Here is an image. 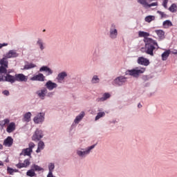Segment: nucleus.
<instances>
[{"label":"nucleus","instance_id":"obj_1","mask_svg":"<svg viewBox=\"0 0 177 177\" xmlns=\"http://www.w3.org/2000/svg\"><path fill=\"white\" fill-rule=\"evenodd\" d=\"M138 36L145 38V53L149 56H154V50H157L159 48L157 41L151 38L146 37L150 36V33L147 32L139 31Z\"/></svg>","mask_w":177,"mask_h":177},{"label":"nucleus","instance_id":"obj_2","mask_svg":"<svg viewBox=\"0 0 177 177\" xmlns=\"http://www.w3.org/2000/svg\"><path fill=\"white\" fill-rule=\"evenodd\" d=\"M0 74H8V68H9V62L6 58L0 59Z\"/></svg>","mask_w":177,"mask_h":177},{"label":"nucleus","instance_id":"obj_3","mask_svg":"<svg viewBox=\"0 0 177 177\" xmlns=\"http://www.w3.org/2000/svg\"><path fill=\"white\" fill-rule=\"evenodd\" d=\"M146 71L145 68H136L135 69H131L127 71V74H129V75H131L132 77H138L140 74H143Z\"/></svg>","mask_w":177,"mask_h":177},{"label":"nucleus","instance_id":"obj_4","mask_svg":"<svg viewBox=\"0 0 177 177\" xmlns=\"http://www.w3.org/2000/svg\"><path fill=\"white\" fill-rule=\"evenodd\" d=\"M35 147V144L34 142H30L29 143V147L24 149L22 150V152L20 153V156H31V153H32V149Z\"/></svg>","mask_w":177,"mask_h":177},{"label":"nucleus","instance_id":"obj_5","mask_svg":"<svg viewBox=\"0 0 177 177\" xmlns=\"http://www.w3.org/2000/svg\"><path fill=\"white\" fill-rule=\"evenodd\" d=\"M44 138V134L42 133V131L39 129H37L32 137V140L35 142H38Z\"/></svg>","mask_w":177,"mask_h":177},{"label":"nucleus","instance_id":"obj_6","mask_svg":"<svg viewBox=\"0 0 177 177\" xmlns=\"http://www.w3.org/2000/svg\"><path fill=\"white\" fill-rule=\"evenodd\" d=\"M18 57L19 53H17L15 50H10L6 54L5 57H3V59H6V60H8V59H12Z\"/></svg>","mask_w":177,"mask_h":177},{"label":"nucleus","instance_id":"obj_7","mask_svg":"<svg viewBox=\"0 0 177 177\" xmlns=\"http://www.w3.org/2000/svg\"><path fill=\"white\" fill-rule=\"evenodd\" d=\"M35 124H39L40 122H44L45 121V113H39L33 119Z\"/></svg>","mask_w":177,"mask_h":177},{"label":"nucleus","instance_id":"obj_8","mask_svg":"<svg viewBox=\"0 0 177 177\" xmlns=\"http://www.w3.org/2000/svg\"><path fill=\"white\" fill-rule=\"evenodd\" d=\"M137 63L140 66H147L149 64H150V61L144 57H139L137 59Z\"/></svg>","mask_w":177,"mask_h":177},{"label":"nucleus","instance_id":"obj_9","mask_svg":"<svg viewBox=\"0 0 177 177\" xmlns=\"http://www.w3.org/2000/svg\"><path fill=\"white\" fill-rule=\"evenodd\" d=\"M28 78L23 73L15 74V81L18 82H27Z\"/></svg>","mask_w":177,"mask_h":177},{"label":"nucleus","instance_id":"obj_10","mask_svg":"<svg viewBox=\"0 0 177 177\" xmlns=\"http://www.w3.org/2000/svg\"><path fill=\"white\" fill-rule=\"evenodd\" d=\"M114 82L118 86H121V85H124V84L127 82V77L124 76H120L114 80Z\"/></svg>","mask_w":177,"mask_h":177},{"label":"nucleus","instance_id":"obj_11","mask_svg":"<svg viewBox=\"0 0 177 177\" xmlns=\"http://www.w3.org/2000/svg\"><path fill=\"white\" fill-rule=\"evenodd\" d=\"M95 145L90 146L86 151H77V156H80V157H84V156H86V154H88L92 150V149H95Z\"/></svg>","mask_w":177,"mask_h":177},{"label":"nucleus","instance_id":"obj_12","mask_svg":"<svg viewBox=\"0 0 177 177\" xmlns=\"http://www.w3.org/2000/svg\"><path fill=\"white\" fill-rule=\"evenodd\" d=\"M45 86L47 88V89H48V91H53L55 88H57V84L48 80L46 83Z\"/></svg>","mask_w":177,"mask_h":177},{"label":"nucleus","instance_id":"obj_13","mask_svg":"<svg viewBox=\"0 0 177 177\" xmlns=\"http://www.w3.org/2000/svg\"><path fill=\"white\" fill-rule=\"evenodd\" d=\"M4 81L14 84V82H16V78L15 76L6 73V75H4Z\"/></svg>","mask_w":177,"mask_h":177},{"label":"nucleus","instance_id":"obj_14","mask_svg":"<svg viewBox=\"0 0 177 177\" xmlns=\"http://www.w3.org/2000/svg\"><path fill=\"white\" fill-rule=\"evenodd\" d=\"M109 32H110V37L111 38H112V39H115V38H117V35H118V32L115 28V26L114 25L111 26Z\"/></svg>","mask_w":177,"mask_h":177},{"label":"nucleus","instance_id":"obj_15","mask_svg":"<svg viewBox=\"0 0 177 177\" xmlns=\"http://www.w3.org/2000/svg\"><path fill=\"white\" fill-rule=\"evenodd\" d=\"M31 81H40L44 82L45 81V76H44V74L39 73L38 75H36L30 78Z\"/></svg>","mask_w":177,"mask_h":177},{"label":"nucleus","instance_id":"obj_16","mask_svg":"<svg viewBox=\"0 0 177 177\" xmlns=\"http://www.w3.org/2000/svg\"><path fill=\"white\" fill-rule=\"evenodd\" d=\"M30 160L26 159L24 161L23 163L19 162L16 165L17 168H19V169H21V168H27L28 165H30Z\"/></svg>","mask_w":177,"mask_h":177},{"label":"nucleus","instance_id":"obj_17","mask_svg":"<svg viewBox=\"0 0 177 177\" xmlns=\"http://www.w3.org/2000/svg\"><path fill=\"white\" fill-rule=\"evenodd\" d=\"M15 130H16V123L13 122H10L6 129V131L8 132V133H12V132H14V131Z\"/></svg>","mask_w":177,"mask_h":177},{"label":"nucleus","instance_id":"obj_18","mask_svg":"<svg viewBox=\"0 0 177 177\" xmlns=\"http://www.w3.org/2000/svg\"><path fill=\"white\" fill-rule=\"evenodd\" d=\"M13 145V138L12 137L8 136L6 140H4L3 145L6 147H11Z\"/></svg>","mask_w":177,"mask_h":177},{"label":"nucleus","instance_id":"obj_19","mask_svg":"<svg viewBox=\"0 0 177 177\" xmlns=\"http://www.w3.org/2000/svg\"><path fill=\"white\" fill-rule=\"evenodd\" d=\"M138 2L141 5H142V6H144V8H151V6H157V5H158V3H157V2L152 3L151 4L147 3V1H140Z\"/></svg>","mask_w":177,"mask_h":177},{"label":"nucleus","instance_id":"obj_20","mask_svg":"<svg viewBox=\"0 0 177 177\" xmlns=\"http://www.w3.org/2000/svg\"><path fill=\"white\" fill-rule=\"evenodd\" d=\"M46 93H48V90L46 88H43L41 91H37V95H38L39 97H41V99H44Z\"/></svg>","mask_w":177,"mask_h":177},{"label":"nucleus","instance_id":"obj_21","mask_svg":"<svg viewBox=\"0 0 177 177\" xmlns=\"http://www.w3.org/2000/svg\"><path fill=\"white\" fill-rule=\"evenodd\" d=\"M84 117H85V113L84 111H82L75 119V120H74L75 124H79L80 121H81V120H82L84 118Z\"/></svg>","mask_w":177,"mask_h":177},{"label":"nucleus","instance_id":"obj_22","mask_svg":"<svg viewBox=\"0 0 177 177\" xmlns=\"http://www.w3.org/2000/svg\"><path fill=\"white\" fill-rule=\"evenodd\" d=\"M37 146L38 147L37 149L36 150V153H41V151L45 149V143L44 141H39Z\"/></svg>","mask_w":177,"mask_h":177},{"label":"nucleus","instance_id":"obj_23","mask_svg":"<svg viewBox=\"0 0 177 177\" xmlns=\"http://www.w3.org/2000/svg\"><path fill=\"white\" fill-rule=\"evenodd\" d=\"M39 71H46L47 73L46 75H50L53 74V71H51L50 68H48V66H42L40 68Z\"/></svg>","mask_w":177,"mask_h":177},{"label":"nucleus","instance_id":"obj_24","mask_svg":"<svg viewBox=\"0 0 177 177\" xmlns=\"http://www.w3.org/2000/svg\"><path fill=\"white\" fill-rule=\"evenodd\" d=\"M155 32L157 34L158 37L160 38V39H164L165 37V32H164L162 30H156Z\"/></svg>","mask_w":177,"mask_h":177},{"label":"nucleus","instance_id":"obj_25","mask_svg":"<svg viewBox=\"0 0 177 177\" xmlns=\"http://www.w3.org/2000/svg\"><path fill=\"white\" fill-rule=\"evenodd\" d=\"M110 96H111L110 93H104L102 97L97 99V102H104V100H107V99L110 98Z\"/></svg>","mask_w":177,"mask_h":177},{"label":"nucleus","instance_id":"obj_26","mask_svg":"<svg viewBox=\"0 0 177 177\" xmlns=\"http://www.w3.org/2000/svg\"><path fill=\"white\" fill-rule=\"evenodd\" d=\"M171 54V50H167L162 54V60L165 61L168 57H169V55Z\"/></svg>","mask_w":177,"mask_h":177},{"label":"nucleus","instance_id":"obj_27","mask_svg":"<svg viewBox=\"0 0 177 177\" xmlns=\"http://www.w3.org/2000/svg\"><path fill=\"white\" fill-rule=\"evenodd\" d=\"M145 20L147 23H151L156 20V16L154 15H148L145 18Z\"/></svg>","mask_w":177,"mask_h":177},{"label":"nucleus","instance_id":"obj_28","mask_svg":"<svg viewBox=\"0 0 177 177\" xmlns=\"http://www.w3.org/2000/svg\"><path fill=\"white\" fill-rule=\"evenodd\" d=\"M172 22L169 20H166L162 23L163 28H169V27H172Z\"/></svg>","mask_w":177,"mask_h":177},{"label":"nucleus","instance_id":"obj_29","mask_svg":"<svg viewBox=\"0 0 177 177\" xmlns=\"http://www.w3.org/2000/svg\"><path fill=\"white\" fill-rule=\"evenodd\" d=\"M66 77H67V73H66V72H62L61 73H59L57 76V80L59 81H63V80H64V78H66Z\"/></svg>","mask_w":177,"mask_h":177},{"label":"nucleus","instance_id":"obj_30","mask_svg":"<svg viewBox=\"0 0 177 177\" xmlns=\"http://www.w3.org/2000/svg\"><path fill=\"white\" fill-rule=\"evenodd\" d=\"M10 120L9 119H4L3 120L0 121V127L3 128L6 124H9Z\"/></svg>","mask_w":177,"mask_h":177},{"label":"nucleus","instance_id":"obj_31","mask_svg":"<svg viewBox=\"0 0 177 177\" xmlns=\"http://www.w3.org/2000/svg\"><path fill=\"white\" fill-rule=\"evenodd\" d=\"M26 175L27 176L33 177L35 176L37 174H35L34 169L32 168V169H30L26 172Z\"/></svg>","mask_w":177,"mask_h":177},{"label":"nucleus","instance_id":"obj_32","mask_svg":"<svg viewBox=\"0 0 177 177\" xmlns=\"http://www.w3.org/2000/svg\"><path fill=\"white\" fill-rule=\"evenodd\" d=\"M35 67H37V66L32 63L26 64L24 66V70H30V68H34Z\"/></svg>","mask_w":177,"mask_h":177},{"label":"nucleus","instance_id":"obj_33","mask_svg":"<svg viewBox=\"0 0 177 177\" xmlns=\"http://www.w3.org/2000/svg\"><path fill=\"white\" fill-rule=\"evenodd\" d=\"M32 169L35 171H38V172H39V171H44V169L42 168V167H39V166H38V165H33L32 166Z\"/></svg>","mask_w":177,"mask_h":177},{"label":"nucleus","instance_id":"obj_34","mask_svg":"<svg viewBox=\"0 0 177 177\" xmlns=\"http://www.w3.org/2000/svg\"><path fill=\"white\" fill-rule=\"evenodd\" d=\"M30 118L31 113L30 112H28L24 115V121H26V122H29Z\"/></svg>","mask_w":177,"mask_h":177},{"label":"nucleus","instance_id":"obj_35","mask_svg":"<svg viewBox=\"0 0 177 177\" xmlns=\"http://www.w3.org/2000/svg\"><path fill=\"white\" fill-rule=\"evenodd\" d=\"M106 115V113L104 112H99L96 117H95V121H97L100 118H102V117H104Z\"/></svg>","mask_w":177,"mask_h":177},{"label":"nucleus","instance_id":"obj_36","mask_svg":"<svg viewBox=\"0 0 177 177\" xmlns=\"http://www.w3.org/2000/svg\"><path fill=\"white\" fill-rule=\"evenodd\" d=\"M37 45H39L41 50H44V49H45V47H44V42L42 41V39H38Z\"/></svg>","mask_w":177,"mask_h":177},{"label":"nucleus","instance_id":"obj_37","mask_svg":"<svg viewBox=\"0 0 177 177\" xmlns=\"http://www.w3.org/2000/svg\"><path fill=\"white\" fill-rule=\"evenodd\" d=\"M48 169L49 172L48 174H53V170L55 169V163H50L48 165Z\"/></svg>","mask_w":177,"mask_h":177},{"label":"nucleus","instance_id":"obj_38","mask_svg":"<svg viewBox=\"0 0 177 177\" xmlns=\"http://www.w3.org/2000/svg\"><path fill=\"white\" fill-rule=\"evenodd\" d=\"M177 6L176 4L173 3L169 8V11L171 12L172 13L176 12Z\"/></svg>","mask_w":177,"mask_h":177},{"label":"nucleus","instance_id":"obj_39","mask_svg":"<svg viewBox=\"0 0 177 177\" xmlns=\"http://www.w3.org/2000/svg\"><path fill=\"white\" fill-rule=\"evenodd\" d=\"M157 13H158V15H160L161 19H167V17H168V16L167 15V14H165V12H161V11H160V10H158V11H157Z\"/></svg>","mask_w":177,"mask_h":177},{"label":"nucleus","instance_id":"obj_40","mask_svg":"<svg viewBox=\"0 0 177 177\" xmlns=\"http://www.w3.org/2000/svg\"><path fill=\"white\" fill-rule=\"evenodd\" d=\"M99 81H100V79L99 77H97V75H94L91 80V82L92 84H97Z\"/></svg>","mask_w":177,"mask_h":177},{"label":"nucleus","instance_id":"obj_41","mask_svg":"<svg viewBox=\"0 0 177 177\" xmlns=\"http://www.w3.org/2000/svg\"><path fill=\"white\" fill-rule=\"evenodd\" d=\"M7 172L9 174V175H13L15 174L14 169H12L10 167L7 168Z\"/></svg>","mask_w":177,"mask_h":177},{"label":"nucleus","instance_id":"obj_42","mask_svg":"<svg viewBox=\"0 0 177 177\" xmlns=\"http://www.w3.org/2000/svg\"><path fill=\"white\" fill-rule=\"evenodd\" d=\"M142 78L143 81H149L150 80V77L148 75H144Z\"/></svg>","mask_w":177,"mask_h":177},{"label":"nucleus","instance_id":"obj_43","mask_svg":"<svg viewBox=\"0 0 177 177\" xmlns=\"http://www.w3.org/2000/svg\"><path fill=\"white\" fill-rule=\"evenodd\" d=\"M3 93L6 95V96H9L10 93H9V91L8 90H5L3 91Z\"/></svg>","mask_w":177,"mask_h":177},{"label":"nucleus","instance_id":"obj_44","mask_svg":"<svg viewBox=\"0 0 177 177\" xmlns=\"http://www.w3.org/2000/svg\"><path fill=\"white\" fill-rule=\"evenodd\" d=\"M5 82V75H0V82Z\"/></svg>","mask_w":177,"mask_h":177},{"label":"nucleus","instance_id":"obj_45","mask_svg":"<svg viewBox=\"0 0 177 177\" xmlns=\"http://www.w3.org/2000/svg\"><path fill=\"white\" fill-rule=\"evenodd\" d=\"M167 3H168V1H165L163 2L162 6H164V8H165V9H167Z\"/></svg>","mask_w":177,"mask_h":177},{"label":"nucleus","instance_id":"obj_46","mask_svg":"<svg viewBox=\"0 0 177 177\" xmlns=\"http://www.w3.org/2000/svg\"><path fill=\"white\" fill-rule=\"evenodd\" d=\"M3 46H8V44L3 43V44H0V49H1V48H3Z\"/></svg>","mask_w":177,"mask_h":177},{"label":"nucleus","instance_id":"obj_47","mask_svg":"<svg viewBox=\"0 0 177 177\" xmlns=\"http://www.w3.org/2000/svg\"><path fill=\"white\" fill-rule=\"evenodd\" d=\"M171 53H172L173 55H177V50H172V51H171Z\"/></svg>","mask_w":177,"mask_h":177},{"label":"nucleus","instance_id":"obj_48","mask_svg":"<svg viewBox=\"0 0 177 177\" xmlns=\"http://www.w3.org/2000/svg\"><path fill=\"white\" fill-rule=\"evenodd\" d=\"M48 96H53V93H49L48 94Z\"/></svg>","mask_w":177,"mask_h":177},{"label":"nucleus","instance_id":"obj_49","mask_svg":"<svg viewBox=\"0 0 177 177\" xmlns=\"http://www.w3.org/2000/svg\"><path fill=\"white\" fill-rule=\"evenodd\" d=\"M138 109H140L142 107V104L139 103L138 105Z\"/></svg>","mask_w":177,"mask_h":177},{"label":"nucleus","instance_id":"obj_50","mask_svg":"<svg viewBox=\"0 0 177 177\" xmlns=\"http://www.w3.org/2000/svg\"><path fill=\"white\" fill-rule=\"evenodd\" d=\"M15 172H19V169H14V173H15Z\"/></svg>","mask_w":177,"mask_h":177},{"label":"nucleus","instance_id":"obj_51","mask_svg":"<svg viewBox=\"0 0 177 177\" xmlns=\"http://www.w3.org/2000/svg\"><path fill=\"white\" fill-rule=\"evenodd\" d=\"M0 165H3V163L1 161H0Z\"/></svg>","mask_w":177,"mask_h":177},{"label":"nucleus","instance_id":"obj_52","mask_svg":"<svg viewBox=\"0 0 177 177\" xmlns=\"http://www.w3.org/2000/svg\"><path fill=\"white\" fill-rule=\"evenodd\" d=\"M45 31H46V30H45V29H44V30H43V32H45Z\"/></svg>","mask_w":177,"mask_h":177},{"label":"nucleus","instance_id":"obj_53","mask_svg":"<svg viewBox=\"0 0 177 177\" xmlns=\"http://www.w3.org/2000/svg\"><path fill=\"white\" fill-rule=\"evenodd\" d=\"M165 1H168V0H165Z\"/></svg>","mask_w":177,"mask_h":177}]
</instances>
